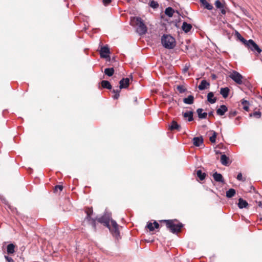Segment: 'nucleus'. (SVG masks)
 Listing matches in <instances>:
<instances>
[{"label":"nucleus","mask_w":262,"mask_h":262,"mask_svg":"<svg viewBox=\"0 0 262 262\" xmlns=\"http://www.w3.org/2000/svg\"><path fill=\"white\" fill-rule=\"evenodd\" d=\"M131 21L134 25L137 26V31L139 34H145L147 31V28L141 18L138 17H133Z\"/></svg>","instance_id":"1"},{"label":"nucleus","mask_w":262,"mask_h":262,"mask_svg":"<svg viewBox=\"0 0 262 262\" xmlns=\"http://www.w3.org/2000/svg\"><path fill=\"white\" fill-rule=\"evenodd\" d=\"M163 46L167 49H172L176 46L175 39L170 35H164L161 39Z\"/></svg>","instance_id":"2"},{"label":"nucleus","mask_w":262,"mask_h":262,"mask_svg":"<svg viewBox=\"0 0 262 262\" xmlns=\"http://www.w3.org/2000/svg\"><path fill=\"white\" fill-rule=\"evenodd\" d=\"M244 45L249 50L254 52L256 56H258L261 52V50L258 46L252 39L247 40Z\"/></svg>","instance_id":"3"},{"label":"nucleus","mask_w":262,"mask_h":262,"mask_svg":"<svg viewBox=\"0 0 262 262\" xmlns=\"http://www.w3.org/2000/svg\"><path fill=\"white\" fill-rule=\"evenodd\" d=\"M164 221L166 223L167 228L173 233L179 232L182 227V225L180 223L176 224L174 220H164Z\"/></svg>","instance_id":"4"},{"label":"nucleus","mask_w":262,"mask_h":262,"mask_svg":"<svg viewBox=\"0 0 262 262\" xmlns=\"http://www.w3.org/2000/svg\"><path fill=\"white\" fill-rule=\"evenodd\" d=\"M229 77L236 83L241 84L243 83V77L241 74L236 71H232L229 75Z\"/></svg>","instance_id":"5"},{"label":"nucleus","mask_w":262,"mask_h":262,"mask_svg":"<svg viewBox=\"0 0 262 262\" xmlns=\"http://www.w3.org/2000/svg\"><path fill=\"white\" fill-rule=\"evenodd\" d=\"M111 223L112 226L111 230H112L114 236L117 238L119 236L118 225L116 222L113 220H111Z\"/></svg>","instance_id":"6"},{"label":"nucleus","mask_w":262,"mask_h":262,"mask_svg":"<svg viewBox=\"0 0 262 262\" xmlns=\"http://www.w3.org/2000/svg\"><path fill=\"white\" fill-rule=\"evenodd\" d=\"M129 82V79L128 78H123L122 80L120 81L119 88L120 89L126 88L128 85Z\"/></svg>","instance_id":"7"},{"label":"nucleus","mask_w":262,"mask_h":262,"mask_svg":"<svg viewBox=\"0 0 262 262\" xmlns=\"http://www.w3.org/2000/svg\"><path fill=\"white\" fill-rule=\"evenodd\" d=\"M110 221V215L109 214H105L103 216L98 219V221L99 222L105 223L107 227L108 226V223Z\"/></svg>","instance_id":"8"},{"label":"nucleus","mask_w":262,"mask_h":262,"mask_svg":"<svg viewBox=\"0 0 262 262\" xmlns=\"http://www.w3.org/2000/svg\"><path fill=\"white\" fill-rule=\"evenodd\" d=\"M110 53L109 49L107 47H103L101 48L100 50L101 56L103 58H106L108 56Z\"/></svg>","instance_id":"9"},{"label":"nucleus","mask_w":262,"mask_h":262,"mask_svg":"<svg viewBox=\"0 0 262 262\" xmlns=\"http://www.w3.org/2000/svg\"><path fill=\"white\" fill-rule=\"evenodd\" d=\"M203 143V139L202 137H194L193 139V143L196 146H200Z\"/></svg>","instance_id":"10"},{"label":"nucleus","mask_w":262,"mask_h":262,"mask_svg":"<svg viewBox=\"0 0 262 262\" xmlns=\"http://www.w3.org/2000/svg\"><path fill=\"white\" fill-rule=\"evenodd\" d=\"M209 83L206 80L201 81L200 84L199 85L198 88L200 90H204L207 89L209 86Z\"/></svg>","instance_id":"11"},{"label":"nucleus","mask_w":262,"mask_h":262,"mask_svg":"<svg viewBox=\"0 0 262 262\" xmlns=\"http://www.w3.org/2000/svg\"><path fill=\"white\" fill-rule=\"evenodd\" d=\"M221 162L223 165L227 166L230 163L229 159L225 155H222L221 157Z\"/></svg>","instance_id":"12"},{"label":"nucleus","mask_w":262,"mask_h":262,"mask_svg":"<svg viewBox=\"0 0 262 262\" xmlns=\"http://www.w3.org/2000/svg\"><path fill=\"white\" fill-rule=\"evenodd\" d=\"M227 110V107L225 105H222L216 110V113L220 116H223Z\"/></svg>","instance_id":"13"},{"label":"nucleus","mask_w":262,"mask_h":262,"mask_svg":"<svg viewBox=\"0 0 262 262\" xmlns=\"http://www.w3.org/2000/svg\"><path fill=\"white\" fill-rule=\"evenodd\" d=\"M207 100L211 103H214L216 101V98L214 97V94L212 92H209L207 95Z\"/></svg>","instance_id":"14"},{"label":"nucleus","mask_w":262,"mask_h":262,"mask_svg":"<svg viewBox=\"0 0 262 262\" xmlns=\"http://www.w3.org/2000/svg\"><path fill=\"white\" fill-rule=\"evenodd\" d=\"M248 203L245 200H244L243 199L240 198L238 200V206L239 208H246L248 206Z\"/></svg>","instance_id":"15"},{"label":"nucleus","mask_w":262,"mask_h":262,"mask_svg":"<svg viewBox=\"0 0 262 262\" xmlns=\"http://www.w3.org/2000/svg\"><path fill=\"white\" fill-rule=\"evenodd\" d=\"M192 28V26L190 24H187L186 22H184L183 23L182 28L183 31H184L185 32H189Z\"/></svg>","instance_id":"16"},{"label":"nucleus","mask_w":262,"mask_h":262,"mask_svg":"<svg viewBox=\"0 0 262 262\" xmlns=\"http://www.w3.org/2000/svg\"><path fill=\"white\" fill-rule=\"evenodd\" d=\"M159 226V224L157 222H155L154 224L149 223L147 224V228L150 231H153L155 228H158Z\"/></svg>","instance_id":"17"},{"label":"nucleus","mask_w":262,"mask_h":262,"mask_svg":"<svg viewBox=\"0 0 262 262\" xmlns=\"http://www.w3.org/2000/svg\"><path fill=\"white\" fill-rule=\"evenodd\" d=\"M203 110L202 108H198L196 110L198 116L200 119L206 118L207 116V114L206 113H203Z\"/></svg>","instance_id":"18"},{"label":"nucleus","mask_w":262,"mask_h":262,"mask_svg":"<svg viewBox=\"0 0 262 262\" xmlns=\"http://www.w3.org/2000/svg\"><path fill=\"white\" fill-rule=\"evenodd\" d=\"M183 117L185 118H188V121H191L193 120V112L191 111L185 112L183 114Z\"/></svg>","instance_id":"19"},{"label":"nucleus","mask_w":262,"mask_h":262,"mask_svg":"<svg viewBox=\"0 0 262 262\" xmlns=\"http://www.w3.org/2000/svg\"><path fill=\"white\" fill-rule=\"evenodd\" d=\"M92 213V210H89L87 212V217L86 218V220L90 223V224H91L92 226L95 227V221L93 220H91L90 219L91 214Z\"/></svg>","instance_id":"20"},{"label":"nucleus","mask_w":262,"mask_h":262,"mask_svg":"<svg viewBox=\"0 0 262 262\" xmlns=\"http://www.w3.org/2000/svg\"><path fill=\"white\" fill-rule=\"evenodd\" d=\"M203 6L208 10H212L213 6L210 5L206 0H200Z\"/></svg>","instance_id":"21"},{"label":"nucleus","mask_w":262,"mask_h":262,"mask_svg":"<svg viewBox=\"0 0 262 262\" xmlns=\"http://www.w3.org/2000/svg\"><path fill=\"white\" fill-rule=\"evenodd\" d=\"M229 92V89L228 88H221L220 91L221 94L224 98L228 97Z\"/></svg>","instance_id":"22"},{"label":"nucleus","mask_w":262,"mask_h":262,"mask_svg":"<svg viewBox=\"0 0 262 262\" xmlns=\"http://www.w3.org/2000/svg\"><path fill=\"white\" fill-rule=\"evenodd\" d=\"M194 98L192 95H189L187 98L183 99V102L188 104H191L193 103Z\"/></svg>","instance_id":"23"},{"label":"nucleus","mask_w":262,"mask_h":262,"mask_svg":"<svg viewBox=\"0 0 262 262\" xmlns=\"http://www.w3.org/2000/svg\"><path fill=\"white\" fill-rule=\"evenodd\" d=\"M213 177L214 179L217 182H223V177H222V174L220 173L215 172L213 175Z\"/></svg>","instance_id":"24"},{"label":"nucleus","mask_w":262,"mask_h":262,"mask_svg":"<svg viewBox=\"0 0 262 262\" xmlns=\"http://www.w3.org/2000/svg\"><path fill=\"white\" fill-rule=\"evenodd\" d=\"M210 134L211 135L209 137V140L211 143H215L216 137V133L213 130L209 132Z\"/></svg>","instance_id":"25"},{"label":"nucleus","mask_w":262,"mask_h":262,"mask_svg":"<svg viewBox=\"0 0 262 262\" xmlns=\"http://www.w3.org/2000/svg\"><path fill=\"white\" fill-rule=\"evenodd\" d=\"M14 248H15V246L13 244H9L7 246V253L8 254L13 253L15 251Z\"/></svg>","instance_id":"26"},{"label":"nucleus","mask_w":262,"mask_h":262,"mask_svg":"<svg viewBox=\"0 0 262 262\" xmlns=\"http://www.w3.org/2000/svg\"><path fill=\"white\" fill-rule=\"evenodd\" d=\"M101 85L103 88H106L107 89H112L111 84L108 81H106V80H103L101 82Z\"/></svg>","instance_id":"27"},{"label":"nucleus","mask_w":262,"mask_h":262,"mask_svg":"<svg viewBox=\"0 0 262 262\" xmlns=\"http://www.w3.org/2000/svg\"><path fill=\"white\" fill-rule=\"evenodd\" d=\"M235 36L238 39H239L242 42H243V44H245V42L247 41V40L244 39L240 34V33L236 31L235 32Z\"/></svg>","instance_id":"28"},{"label":"nucleus","mask_w":262,"mask_h":262,"mask_svg":"<svg viewBox=\"0 0 262 262\" xmlns=\"http://www.w3.org/2000/svg\"><path fill=\"white\" fill-rule=\"evenodd\" d=\"M180 128V126L174 121H173L171 122V125L170 126V129L171 130L173 129H178L179 130Z\"/></svg>","instance_id":"29"},{"label":"nucleus","mask_w":262,"mask_h":262,"mask_svg":"<svg viewBox=\"0 0 262 262\" xmlns=\"http://www.w3.org/2000/svg\"><path fill=\"white\" fill-rule=\"evenodd\" d=\"M174 10L170 7H168L165 9V13L169 17H171L173 15Z\"/></svg>","instance_id":"30"},{"label":"nucleus","mask_w":262,"mask_h":262,"mask_svg":"<svg viewBox=\"0 0 262 262\" xmlns=\"http://www.w3.org/2000/svg\"><path fill=\"white\" fill-rule=\"evenodd\" d=\"M235 194V190L234 189L231 188L226 192V196L228 198H231Z\"/></svg>","instance_id":"31"},{"label":"nucleus","mask_w":262,"mask_h":262,"mask_svg":"<svg viewBox=\"0 0 262 262\" xmlns=\"http://www.w3.org/2000/svg\"><path fill=\"white\" fill-rule=\"evenodd\" d=\"M242 105H243V108L246 111H249V102L245 100H242L241 101Z\"/></svg>","instance_id":"32"},{"label":"nucleus","mask_w":262,"mask_h":262,"mask_svg":"<svg viewBox=\"0 0 262 262\" xmlns=\"http://www.w3.org/2000/svg\"><path fill=\"white\" fill-rule=\"evenodd\" d=\"M114 70L113 68H107L104 70V73L108 76H111L113 75Z\"/></svg>","instance_id":"33"},{"label":"nucleus","mask_w":262,"mask_h":262,"mask_svg":"<svg viewBox=\"0 0 262 262\" xmlns=\"http://www.w3.org/2000/svg\"><path fill=\"white\" fill-rule=\"evenodd\" d=\"M196 174L198 177L201 180H203V179H204L206 176L205 173H202L201 170H200L197 171Z\"/></svg>","instance_id":"34"},{"label":"nucleus","mask_w":262,"mask_h":262,"mask_svg":"<svg viewBox=\"0 0 262 262\" xmlns=\"http://www.w3.org/2000/svg\"><path fill=\"white\" fill-rule=\"evenodd\" d=\"M261 116V113L259 111L255 112L253 114H250V117H254L256 118H259Z\"/></svg>","instance_id":"35"},{"label":"nucleus","mask_w":262,"mask_h":262,"mask_svg":"<svg viewBox=\"0 0 262 262\" xmlns=\"http://www.w3.org/2000/svg\"><path fill=\"white\" fill-rule=\"evenodd\" d=\"M149 6L151 8H157L159 6V4H158V3L157 2L152 0V1H150V4H149Z\"/></svg>","instance_id":"36"},{"label":"nucleus","mask_w":262,"mask_h":262,"mask_svg":"<svg viewBox=\"0 0 262 262\" xmlns=\"http://www.w3.org/2000/svg\"><path fill=\"white\" fill-rule=\"evenodd\" d=\"M215 5L217 8H223L224 7L223 5L219 0L216 1L215 2Z\"/></svg>","instance_id":"37"},{"label":"nucleus","mask_w":262,"mask_h":262,"mask_svg":"<svg viewBox=\"0 0 262 262\" xmlns=\"http://www.w3.org/2000/svg\"><path fill=\"white\" fill-rule=\"evenodd\" d=\"M177 89L178 91L181 93H184L185 91V89L183 85H178L177 86Z\"/></svg>","instance_id":"38"},{"label":"nucleus","mask_w":262,"mask_h":262,"mask_svg":"<svg viewBox=\"0 0 262 262\" xmlns=\"http://www.w3.org/2000/svg\"><path fill=\"white\" fill-rule=\"evenodd\" d=\"M113 92L115 94L114 96H113V98L116 99H118V97H119V91L118 90H113Z\"/></svg>","instance_id":"39"},{"label":"nucleus","mask_w":262,"mask_h":262,"mask_svg":"<svg viewBox=\"0 0 262 262\" xmlns=\"http://www.w3.org/2000/svg\"><path fill=\"white\" fill-rule=\"evenodd\" d=\"M237 179L239 181H244L245 180L243 179V176L242 173H239L237 176Z\"/></svg>","instance_id":"40"},{"label":"nucleus","mask_w":262,"mask_h":262,"mask_svg":"<svg viewBox=\"0 0 262 262\" xmlns=\"http://www.w3.org/2000/svg\"><path fill=\"white\" fill-rule=\"evenodd\" d=\"M63 189V187L61 185H57L55 186V190L57 191L59 189L60 191H61Z\"/></svg>","instance_id":"41"},{"label":"nucleus","mask_w":262,"mask_h":262,"mask_svg":"<svg viewBox=\"0 0 262 262\" xmlns=\"http://www.w3.org/2000/svg\"><path fill=\"white\" fill-rule=\"evenodd\" d=\"M5 258L8 262H13V260L11 257L8 256H5Z\"/></svg>","instance_id":"42"},{"label":"nucleus","mask_w":262,"mask_h":262,"mask_svg":"<svg viewBox=\"0 0 262 262\" xmlns=\"http://www.w3.org/2000/svg\"><path fill=\"white\" fill-rule=\"evenodd\" d=\"M111 2V0H103V3L104 5L109 4Z\"/></svg>","instance_id":"43"},{"label":"nucleus","mask_w":262,"mask_h":262,"mask_svg":"<svg viewBox=\"0 0 262 262\" xmlns=\"http://www.w3.org/2000/svg\"><path fill=\"white\" fill-rule=\"evenodd\" d=\"M221 10V12L222 14H225L226 13V11L224 9V7L223 8H220Z\"/></svg>","instance_id":"44"},{"label":"nucleus","mask_w":262,"mask_h":262,"mask_svg":"<svg viewBox=\"0 0 262 262\" xmlns=\"http://www.w3.org/2000/svg\"><path fill=\"white\" fill-rule=\"evenodd\" d=\"M209 116H213V112H211L209 113Z\"/></svg>","instance_id":"45"},{"label":"nucleus","mask_w":262,"mask_h":262,"mask_svg":"<svg viewBox=\"0 0 262 262\" xmlns=\"http://www.w3.org/2000/svg\"><path fill=\"white\" fill-rule=\"evenodd\" d=\"M187 68H185V69H184V72H186V71H187Z\"/></svg>","instance_id":"46"},{"label":"nucleus","mask_w":262,"mask_h":262,"mask_svg":"<svg viewBox=\"0 0 262 262\" xmlns=\"http://www.w3.org/2000/svg\"><path fill=\"white\" fill-rule=\"evenodd\" d=\"M219 153H220V152H219V151H217V152H216V154H219Z\"/></svg>","instance_id":"47"}]
</instances>
